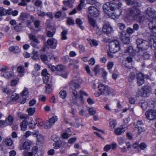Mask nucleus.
<instances>
[{
    "label": "nucleus",
    "instance_id": "nucleus-1",
    "mask_svg": "<svg viewBox=\"0 0 156 156\" xmlns=\"http://www.w3.org/2000/svg\"><path fill=\"white\" fill-rule=\"evenodd\" d=\"M79 78L75 77L69 83V90L72 92V102L74 105H78L79 104L76 101L77 97V92L76 90L80 87V82Z\"/></svg>",
    "mask_w": 156,
    "mask_h": 156
},
{
    "label": "nucleus",
    "instance_id": "nucleus-2",
    "mask_svg": "<svg viewBox=\"0 0 156 156\" xmlns=\"http://www.w3.org/2000/svg\"><path fill=\"white\" fill-rule=\"evenodd\" d=\"M137 47L140 50L147 49L151 46L149 42L146 40L138 38L136 41Z\"/></svg>",
    "mask_w": 156,
    "mask_h": 156
},
{
    "label": "nucleus",
    "instance_id": "nucleus-3",
    "mask_svg": "<svg viewBox=\"0 0 156 156\" xmlns=\"http://www.w3.org/2000/svg\"><path fill=\"white\" fill-rule=\"evenodd\" d=\"M108 43H109V51L112 53H115L119 50L120 47L119 42L118 40L114 39L110 41L109 40H108Z\"/></svg>",
    "mask_w": 156,
    "mask_h": 156
},
{
    "label": "nucleus",
    "instance_id": "nucleus-4",
    "mask_svg": "<svg viewBox=\"0 0 156 156\" xmlns=\"http://www.w3.org/2000/svg\"><path fill=\"white\" fill-rule=\"evenodd\" d=\"M19 19L22 22H25L28 24L34 20V17L29 14L23 12L21 13Z\"/></svg>",
    "mask_w": 156,
    "mask_h": 156
},
{
    "label": "nucleus",
    "instance_id": "nucleus-5",
    "mask_svg": "<svg viewBox=\"0 0 156 156\" xmlns=\"http://www.w3.org/2000/svg\"><path fill=\"white\" fill-rule=\"evenodd\" d=\"M141 11L138 8L133 7L129 8L127 10V15L131 17L137 19L138 17L141 15Z\"/></svg>",
    "mask_w": 156,
    "mask_h": 156
},
{
    "label": "nucleus",
    "instance_id": "nucleus-6",
    "mask_svg": "<svg viewBox=\"0 0 156 156\" xmlns=\"http://www.w3.org/2000/svg\"><path fill=\"white\" fill-rule=\"evenodd\" d=\"M98 9L93 6H90L88 8V17H97L99 15Z\"/></svg>",
    "mask_w": 156,
    "mask_h": 156
},
{
    "label": "nucleus",
    "instance_id": "nucleus-7",
    "mask_svg": "<svg viewBox=\"0 0 156 156\" xmlns=\"http://www.w3.org/2000/svg\"><path fill=\"white\" fill-rule=\"evenodd\" d=\"M146 13L147 20H148L156 19V12L152 8H148L146 10Z\"/></svg>",
    "mask_w": 156,
    "mask_h": 156
},
{
    "label": "nucleus",
    "instance_id": "nucleus-8",
    "mask_svg": "<svg viewBox=\"0 0 156 156\" xmlns=\"http://www.w3.org/2000/svg\"><path fill=\"white\" fill-rule=\"evenodd\" d=\"M145 115L147 119L149 120L156 119V110H149L145 112Z\"/></svg>",
    "mask_w": 156,
    "mask_h": 156
},
{
    "label": "nucleus",
    "instance_id": "nucleus-9",
    "mask_svg": "<svg viewBox=\"0 0 156 156\" xmlns=\"http://www.w3.org/2000/svg\"><path fill=\"white\" fill-rule=\"evenodd\" d=\"M120 39L125 44H128L130 42L129 35L125 31H122L120 34Z\"/></svg>",
    "mask_w": 156,
    "mask_h": 156
},
{
    "label": "nucleus",
    "instance_id": "nucleus-10",
    "mask_svg": "<svg viewBox=\"0 0 156 156\" xmlns=\"http://www.w3.org/2000/svg\"><path fill=\"white\" fill-rule=\"evenodd\" d=\"M79 94H80V96L79 98H77L76 99V101L77 103L79 104L78 105H76L78 107H80L82 106L84 102V101L83 99V95L87 96L88 94L84 91L82 90H80L79 91Z\"/></svg>",
    "mask_w": 156,
    "mask_h": 156
},
{
    "label": "nucleus",
    "instance_id": "nucleus-11",
    "mask_svg": "<svg viewBox=\"0 0 156 156\" xmlns=\"http://www.w3.org/2000/svg\"><path fill=\"white\" fill-rule=\"evenodd\" d=\"M28 37L30 40L31 41L30 44L33 47H35L39 44V41L34 35L32 34H29Z\"/></svg>",
    "mask_w": 156,
    "mask_h": 156
},
{
    "label": "nucleus",
    "instance_id": "nucleus-12",
    "mask_svg": "<svg viewBox=\"0 0 156 156\" xmlns=\"http://www.w3.org/2000/svg\"><path fill=\"white\" fill-rule=\"evenodd\" d=\"M149 22L148 24V27L153 33L156 34V19L148 20Z\"/></svg>",
    "mask_w": 156,
    "mask_h": 156
},
{
    "label": "nucleus",
    "instance_id": "nucleus-13",
    "mask_svg": "<svg viewBox=\"0 0 156 156\" xmlns=\"http://www.w3.org/2000/svg\"><path fill=\"white\" fill-rule=\"evenodd\" d=\"M127 129V127L126 125H121L119 127L115 129V133L116 135H120L123 133Z\"/></svg>",
    "mask_w": 156,
    "mask_h": 156
},
{
    "label": "nucleus",
    "instance_id": "nucleus-14",
    "mask_svg": "<svg viewBox=\"0 0 156 156\" xmlns=\"http://www.w3.org/2000/svg\"><path fill=\"white\" fill-rule=\"evenodd\" d=\"M47 43L50 48L55 49L56 47L57 41L55 39L52 38L48 39L47 40Z\"/></svg>",
    "mask_w": 156,
    "mask_h": 156
},
{
    "label": "nucleus",
    "instance_id": "nucleus-15",
    "mask_svg": "<svg viewBox=\"0 0 156 156\" xmlns=\"http://www.w3.org/2000/svg\"><path fill=\"white\" fill-rule=\"evenodd\" d=\"M88 18L89 23L90 25L93 27L97 28L96 34L98 35L100 34V29L99 28V27L97 25L96 21L91 17H88Z\"/></svg>",
    "mask_w": 156,
    "mask_h": 156
},
{
    "label": "nucleus",
    "instance_id": "nucleus-16",
    "mask_svg": "<svg viewBox=\"0 0 156 156\" xmlns=\"http://www.w3.org/2000/svg\"><path fill=\"white\" fill-rule=\"evenodd\" d=\"M144 76L142 73H140L137 74V83L139 86H141L144 83Z\"/></svg>",
    "mask_w": 156,
    "mask_h": 156
},
{
    "label": "nucleus",
    "instance_id": "nucleus-17",
    "mask_svg": "<svg viewBox=\"0 0 156 156\" xmlns=\"http://www.w3.org/2000/svg\"><path fill=\"white\" fill-rule=\"evenodd\" d=\"M141 90L142 96L144 97H146L151 90V88L149 86L145 85L142 87Z\"/></svg>",
    "mask_w": 156,
    "mask_h": 156
},
{
    "label": "nucleus",
    "instance_id": "nucleus-18",
    "mask_svg": "<svg viewBox=\"0 0 156 156\" xmlns=\"http://www.w3.org/2000/svg\"><path fill=\"white\" fill-rule=\"evenodd\" d=\"M17 71L18 73V75L19 76L21 77L24 75L25 70L23 66H18L17 68Z\"/></svg>",
    "mask_w": 156,
    "mask_h": 156
},
{
    "label": "nucleus",
    "instance_id": "nucleus-19",
    "mask_svg": "<svg viewBox=\"0 0 156 156\" xmlns=\"http://www.w3.org/2000/svg\"><path fill=\"white\" fill-rule=\"evenodd\" d=\"M149 40L150 44L152 47V46L154 48L156 47V36L153 35L151 36L150 39H149Z\"/></svg>",
    "mask_w": 156,
    "mask_h": 156
},
{
    "label": "nucleus",
    "instance_id": "nucleus-20",
    "mask_svg": "<svg viewBox=\"0 0 156 156\" xmlns=\"http://www.w3.org/2000/svg\"><path fill=\"white\" fill-rule=\"evenodd\" d=\"M117 124V121L114 119H110L109 120V126L110 128V130H112L114 129Z\"/></svg>",
    "mask_w": 156,
    "mask_h": 156
},
{
    "label": "nucleus",
    "instance_id": "nucleus-21",
    "mask_svg": "<svg viewBox=\"0 0 156 156\" xmlns=\"http://www.w3.org/2000/svg\"><path fill=\"white\" fill-rule=\"evenodd\" d=\"M98 88L99 91L102 94H105V93H106L107 91V86L104 85L100 84L98 86Z\"/></svg>",
    "mask_w": 156,
    "mask_h": 156
},
{
    "label": "nucleus",
    "instance_id": "nucleus-22",
    "mask_svg": "<svg viewBox=\"0 0 156 156\" xmlns=\"http://www.w3.org/2000/svg\"><path fill=\"white\" fill-rule=\"evenodd\" d=\"M9 49V51L11 52H14L16 53H18L20 51V49L17 46L10 47Z\"/></svg>",
    "mask_w": 156,
    "mask_h": 156
},
{
    "label": "nucleus",
    "instance_id": "nucleus-23",
    "mask_svg": "<svg viewBox=\"0 0 156 156\" xmlns=\"http://www.w3.org/2000/svg\"><path fill=\"white\" fill-rule=\"evenodd\" d=\"M28 123L26 120H23L21 123L20 126L21 130L22 131H24L27 129V127Z\"/></svg>",
    "mask_w": 156,
    "mask_h": 156
},
{
    "label": "nucleus",
    "instance_id": "nucleus-24",
    "mask_svg": "<svg viewBox=\"0 0 156 156\" xmlns=\"http://www.w3.org/2000/svg\"><path fill=\"white\" fill-rule=\"evenodd\" d=\"M45 88L46 93L49 94L52 91V85L47 83L45 86Z\"/></svg>",
    "mask_w": 156,
    "mask_h": 156
},
{
    "label": "nucleus",
    "instance_id": "nucleus-25",
    "mask_svg": "<svg viewBox=\"0 0 156 156\" xmlns=\"http://www.w3.org/2000/svg\"><path fill=\"white\" fill-rule=\"evenodd\" d=\"M38 150V148L37 147H32V151L29 152L28 153V156H33L35 155L37 153Z\"/></svg>",
    "mask_w": 156,
    "mask_h": 156
},
{
    "label": "nucleus",
    "instance_id": "nucleus-26",
    "mask_svg": "<svg viewBox=\"0 0 156 156\" xmlns=\"http://www.w3.org/2000/svg\"><path fill=\"white\" fill-rule=\"evenodd\" d=\"M74 0L63 1V3L65 5L69 7H71L73 6V4L74 2Z\"/></svg>",
    "mask_w": 156,
    "mask_h": 156
},
{
    "label": "nucleus",
    "instance_id": "nucleus-27",
    "mask_svg": "<svg viewBox=\"0 0 156 156\" xmlns=\"http://www.w3.org/2000/svg\"><path fill=\"white\" fill-rule=\"evenodd\" d=\"M139 106L144 110L145 109L147 106V102L144 101H141L139 103Z\"/></svg>",
    "mask_w": 156,
    "mask_h": 156
},
{
    "label": "nucleus",
    "instance_id": "nucleus-28",
    "mask_svg": "<svg viewBox=\"0 0 156 156\" xmlns=\"http://www.w3.org/2000/svg\"><path fill=\"white\" fill-rule=\"evenodd\" d=\"M87 40L91 46L93 47L98 45V43L96 41L94 40H91L89 38H88Z\"/></svg>",
    "mask_w": 156,
    "mask_h": 156
},
{
    "label": "nucleus",
    "instance_id": "nucleus-29",
    "mask_svg": "<svg viewBox=\"0 0 156 156\" xmlns=\"http://www.w3.org/2000/svg\"><path fill=\"white\" fill-rule=\"evenodd\" d=\"M127 4L128 5H131L133 7H138L140 6L139 4L135 1H131V0H129L128 2H127Z\"/></svg>",
    "mask_w": 156,
    "mask_h": 156
},
{
    "label": "nucleus",
    "instance_id": "nucleus-30",
    "mask_svg": "<svg viewBox=\"0 0 156 156\" xmlns=\"http://www.w3.org/2000/svg\"><path fill=\"white\" fill-rule=\"evenodd\" d=\"M30 143L28 142H25L23 144V148H21L20 150H22L23 149L28 150L30 148Z\"/></svg>",
    "mask_w": 156,
    "mask_h": 156
},
{
    "label": "nucleus",
    "instance_id": "nucleus-31",
    "mask_svg": "<svg viewBox=\"0 0 156 156\" xmlns=\"http://www.w3.org/2000/svg\"><path fill=\"white\" fill-rule=\"evenodd\" d=\"M134 127L135 128H137L138 129V133L140 134L141 133L145 131V129L144 127L139 126L137 125H135L134 124Z\"/></svg>",
    "mask_w": 156,
    "mask_h": 156
},
{
    "label": "nucleus",
    "instance_id": "nucleus-32",
    "mask_svg": "<svg viewBox=\"0 0 156 156\" xmlns=\"http://www.w3.org/2000/svg\"><path fill=\"white\" fill-rule=\"evenodd\" d=\"M5 121L7 123V125L11 124L13 122V119L11 115H9L7 118L5 119Z\"/></svg>",
    "mask_w": 156,
    "mask_h": 156
},
{
    "label": "nucleus",
    "instance_id": "nucleus-33",
    "mask_svg": "<svg viewBox=\"0 0 156 156\" xmlns=\"http://www.w3.org/2000/svg\"><path fill=\"white\" fill-rule=\"evenodd\" d=\"M76 23L82 30L84 29V27L82 26L83 22L80 19L77 18L76 19Z\"/></svg>",
    "mask_w": 156,
    "mask_h": 156
},
{
    "label": "nucleus",
    "instance_id": "nucleus-34",
    "mask_svg": "<svg viewBox=\"0 0 156 156\" xmlns=\"http://www.w3.org/2000/svg\"><path fill=\"white\" fill-rule=\"evenodd\" d=\"M31 57L35 60L38 59V55L37 51L34 50L31 54Z\"/></svg>",
    "mask_w": 156,
    "mask_h": 156
},
{
    "label": "nucleus",
    "instance_id": "nucleus-35",
    "mask_svg": "<svg viewBox=\"0 0 156 156\" xmlns=\"http://www.w3.org/2000/svg\"><path fill=\"white\" fill-rule=\"evenodd\" d=\"M59 94L60 97L63 99L65 98L67 95L66 91L64 90H62L60 91Z\"/></svg>",
    "mask_w": 156,
    "mask_h": 156
},
{
    "label": "nucleus",
    "instance_id": "nucleus-36",
    "mask_svg": "<svg viewBox=\"0 0 156 156\" xmlns=\"http://www.w3.org/2000/svg\"><path fill=\"white\" fill-rule=\"evenodd\" d=\"M9 70V67L6 66L2 65L0 66V71L2 72H5Z\"/></svg>",
    "mask_w": 156,
    "mask_h": 156
},
{
    "label": "nucleus",
    "instance_id": "nucleus-37",
    "mask_svg": "<svg viewBox=\"0 0 156 156\" xmlns=\"http://www.w3.org/2000/svg\"><path fill=\"white\" fill-rule=\"evenodd\" d=\"M71 135V134L69 133V132H65L61 134V136L63 139H67Z\"/></svg>",
    "mask_w": 156,
    "mask_h": 156
},
{
    "label": "nucleus",
    "instance_id": "nucleus-38",
    "mask_svg": "<svg viewBox=\"0 0 156 156\" xmlns=\"http://www.w3.org/2000/svg\"><path fill=\"white\" fill-rule=\"evenodd\" d=\"M35 123L39 127L41 126L44 124V123L43 120L41 119H38L36 120Z\"/></svg>",
    "mask_w": 156,
    "mask_h": 156
},
{
    "label": "nucleus",
    "instance_id": "nucleus-39",
    "mask_svg": "<svg viewBox=\"0 0 156 156\" xmlns=\"http://www.w3.org/2000/svg\"><path fill=\"white\" fill-rule=\"evenodd\" d=\"M58 118L56 116H54L52 117L49 121L51 123V124H52L53 125V124L57 121Z\"/></svg>",
    "mask_w": 156,
    "mask_h": 156
},
{
    "label": "nucleus",
    "instance_id": "nucleus-40",
    "mask_svg": "<svg viewBox=\"0 0 156 156\" xmlns=\"http://www.w3.org/2000/svg\"><path fill=\"white\" fill-rule=\"evenodd\" d=\"M27 112L29 115H32L35 112V109L34 108H29L27 109Z\"/></svg>",
    "mask_w": 156,
    "mask_h": 156
},
{
    "label": "nucleus",
    "instance_id": "nucleus-41",
    "mask_svg": "<svg viewBox=\"0 0 156 156\" xmlns=\"http://www.w3.org/2000/svg\"><path fill=\"white\" fill-rule=\"evenodd\" d=\"M67 33L66 30L63 31L61 33L62 37L61 39L62 40H66L67 39V37L66 36Z\"/></svg>",
    "mask_w": 156,
    "mask_h": 156
},
{
    "label": "nucleus",
    "instance_id": "nucleus-42",
    "mask_svg": "<svg viewBox=\"0 0 156 156\" xmlns=\"http://www.w3.org/2000/svg\"><path fill=\"white\" fill-rule=\"evenodd\" d=\"M135 74L133 73H130L129 76V77L128 78V81L129 82H131L135 78Z\"/></svg>",
    "mask_w": 156,
    "mask_h": 156
},
{
    "label": "nucleus",
    "instance_id": "nucleus-43",
    "mask_svg": "<svg viewBox=\"0 0 156 156\" xmlns=\"http://www.w3.org/2000/svg\"><path fill=\"white\" fill-rule=\"evenodd\" d=\"M5 143V144L8 146H11L13 143V141L10 138L6 139Z\"/></svg>",
    "mask_w": 156,
    "mask_h": 156
},
{
    "label": "nucleus",
    "instance_id": "nucleus-44",
    "mask_svg": "<svg viewBox=\"0 0 156 156\" xmlns=\"http://www.w3.org/2000/svg\"><path fill=\"white\" fill-rule=\"evenodd\" d=\"M64 66L61 65H59L57 66L56 67V70L58 71H62L64 69Z\"/></svg>",
    "mask_w": 156,
    "mask_h": 156
},
{
    "label": "nucleus",
    "instance_id": "nucleus-45",
    "mask_svg": "<svg viewBox=\"0 0 156 156\" xmlns=\"http://www.w3.org/2000/svg\"><path fill=\"white\" fill-rule=\"evenodd\" d=\"M30 0H21V2L19 3L18 5H20L24 6L27 5V3L29 2Z\"/></svg>",
    "mask_w": 156,
    "mask_h": 156
},
{
    "label": "nucleus",
    "instance_id": "nucleus-46",
    "mask_svg": "<svg viewBox=\"0 0 156 156\" xmlns=\"http://www.w3.org/2000/svg\"><path fill=\"white\" fill-rule=\"evenodd\" d=\"M37 141L38 142H42L44 140L43 136L40 134H39V135L37 136Z\"/></svg>",
    "mask_w": 156,
    "mask_h": 156
},
{
    "label": "nucleus",
    "instance_id": "nucleus-47",
    "mask_svg": "<svg viewBox=\"0 0 156 156\" xmlns=\"http://www.w3.org/2000/svg\"><path fill=\"white\" fill-rule=\"evenodd\" d=\"M5 9L3 7H0V16H5Z\"/></svg>",
    "mask_w": 156,
    "mask_h": 156
},
{
    "label": "nucleus",
    "instance_id": "nucleus-48",
    "mask_svg": "<svg viewBox=\"0 0 156 156\" xmlns=\"http://www.w3.org/2000/svg\"><path fill=\"white\" fill-rule=\"evenodd\" d=\"M115 94L113 90L110 87H108V95H110L113 96Z\"/></svg>",
    "mask_w": 156,
    "mask_h": 156
},
{
    "label": "nucleus",
    "instance_id": "nucleus-49",
    "mask_svg": "<svg viewBox=\"0 0 156 156\" xmlns=\"http://www.w3.org/2000/svg\"><path fill=\"white\" fill-rule=\"evenodd\" d=\"M67 23L69 25H74V22L72 18H69L68 19L67 21Z\"/></svg>",
    "mask_w": 156,
    "mask_h": 156
},
{
    "label": "nucleus",
    "instance_id": "nucleus-50",
    "mask_svg": "<svg viewBox=\"0 0 156 156\" xmlns=\"http://www.w3.org/2000/svg\"><path fill=\"white\" fill-rule=\"evenodd\" d=\"M51 124L49 120L47 121L44 125L45 128L48 129L51 128L52 126V124Z\"/></svg>",
    "mask_w": 156,
    "mask_h": 156
},
{
    "label": "nucleus",
    "instance_id": "nucleus-51",
    "mask_svg": "<svg viewBox=\"0 0 156 156\" xmlns=\"http://www.w3.org/2000/svg\"><path fill=\"white\" fill-rule=\"evenodd\" d=\"M102 73V77L105 79H106L107 78V72L106 70H105L103 68L101 69Z\"/></svg>",
    "mask_w": 156,
    "mask_h": 156
},
{
    "label": "nucleus",
    "instance_id": "nucleus-52",
    "mask_svg": "<svg viewBox=\"0 0 156 156\" xmlns=\"http://www.w3.org/2000/svg\"><path fill=\"white\" fill-rule=\"evenodd\" d=\"M88 111L90 114L91 115H94L96 113V110L93 108H90L89 109Z\"/></svg>",
    "mask_w": 156,
    "mask_h": 156
},
{
    "label": "nucleus",
    "instance_id": "nucleus-53",
    "mask_svg": "<svg viewBox=\"0 0 156 156\" xmlns=\"http://www.w3.org/2000/svg\"><path fill=\"white\" fill-rule=\"evenodd\" d=\"M102 32L106 34H107V24L105 23L103 25L102 29Z\"/></svg>",
    "mask_w": 156,
    "mask_h": 156
},
{
    "label": "nucleus",
    "instance_id": "nucleus-54",
    "mask_svg": "<svg viewBox=\"0 0 156 156\" xmlns=\"http://www.w3.org/2000/svg\"><path fill=\"white\" fill-rule=\"evenodd\" d=\"M114 31L112 27L110 25L108 24V34L113 33Z\"/></svg>",
    "mask_w": 156,
    "mask_h": 156
},
{
    "label": "nucleus",
    "instance_id": "nucleus-55",
    "mask_svg": "<svg viewBox=\"0 0 156 156\" xmlns=\"http://www.w3.org/2000/svg\"><path fill=\"white\" fill-rule=\"evenodd\" d=\"M19 97V95L18 94H14L11 95L10 97L11 99L13 100H16Z\"/></svg>",
    "mask_w": 156,
    "mask_h": 156
},
{
    "label": "nucleus",
    "instance_id": "nucleus-56",
    "mask_svg": "<svg viewBox=\"0 0 156 156\" xmlns=\"http://www.w3.org/2000/svg\"><path fill=\"white\" fill-rule=\"evenodd\" d=\"M21 24L20 23L19 25ZM14 29L16 32H19L22 29V27L20 25H17L14 27Z\"/></svg>",
    "mask_w": 156,
    "mask_h": 156
},
{
    "label": "nucleus",
    "instance_id": "nucleus-57",
    "mask_svg": "<svg viewBox=\"0 0 156 156\" xmlns=\"http://www.w3.org/2000/svg\"><path fill=\"white\" fill-rule=\"evenodd\" d=\"M118 26L119 28L122 30H124L126 28L125 24L122 23H118Z\"/></svg>",
    "mask_w": 156,
    "mask_h": 156
},
{
    "label": "nucleus",
    "instance_id": "nucleus-58",
    "mask_svg": "<svg viewBox=\"0 0 156 156\" xmlns=\"http://www.w3.org/2000/svg\"><path fill=\"white\" fill-rule=\"evenodd\" d=\"M150 56V54L147 52H144L143 54V57L144 59H147L149 58Z\"/></svg>",
    "mask_w": 156,
    "mask_h": 156
},
{
    "label": "nucleus",
    "instance_id": "nucleus-59",
    "mask_svg": "<svg viewBox=\"0 0 156 156\" xmlns=\"http://www.w3.org/2000/svg\"><path fill=\"white\" fill-rule=\"evenodd\" d=\"M49 76H46L43 77V82L45 83H48L49 82Z\"/></svg>",
    "mask_w": 156,
    "mask_h": 156
},
{
    "label": "nucleus",
    "instance_id": "nucleus-60",
    "mask_svg": "<svg viewBox=\"0 0 156 156\" xmlns=\"http://www.w3.org/2000/svg\"><path fill=\"white\" fill-rule=\"evenodd\" d=\"M34 5L37 6H40L42 4V2L40 0H36L34 3Z\"/></svg>",
    "mask_w": 156,
    "mask_h": 156
},
{
    "label": "nucleus",
    "instance_id": "nucleus-61",
    "mask_svg": "<svg viewBox=\"0 0 156 156\" xmlns=\"http://www.w3.org/2000/svg\"><path fill=\"white\" fill-rule=\"evenodd\" d=\"M147 147V145L144 143H142L139 145V147L142 150H144Z\"/></svg>",
    "mask_w": 156,
    "mask_h": 156
},
{
    "label": "nucleus",
    "instance_id": "nucleus-62",
    "mask_svg": "<svg viewBox=\"0 0 156 156\" xmlns=\"http://www.w3.org/2000/svg\"><path fill=\"white\" fill-rule=\"evenodd\" d=\"M41 75L43 76H49V74L48 73L47 70L45 69H44L42 71Z\"/></svg>",
    "mask_w": 156,
    "mask_h": 156
},
{
    "label": "nucleus",
    "instance_id": "nucleus-63",
    "mask_svg": "<svg viewBox=\"0 0 156 156\" xmlns=\"http://www.w3.org/2000/svg\"><path fill=\"white\" fill-rule=\"evenodd\" d=\"M5 72L6 73L3 74V76L6 78H8L12 75V73L9 72L7 71Z\"/></svg>",
    "mask_w": 156,
    "mask_h": 156
},
{
    "label": "nucleus",
    "instance_id": "nucleus-64",
    "mask_svg": "<svg viewBox=\"0 0 156 156\" xmlns=\"http://www.w3.org/2000/svg\"><path fill=\"white\" fill-rule=\"evenodd\" d=\"M126 33L129 35L130 34H132L134 32V30L130 27H128L126 30Z\"/></svg>",
    "mask_w": 156,
    "mask_h": 156
}]
</instances>
